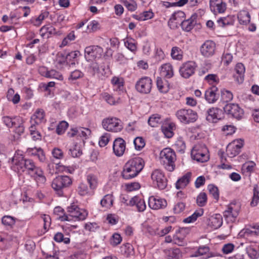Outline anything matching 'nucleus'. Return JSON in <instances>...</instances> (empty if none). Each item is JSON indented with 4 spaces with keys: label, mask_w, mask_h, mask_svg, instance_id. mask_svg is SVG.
<instances>
[{
    "label": "nucleus",
    "mask_w": 259,
    "mask_h": 259,
    "mask_svg": "<svg viewBox=\"0 0 259 259\" xmlns=\"http://www.w3.org/2000/svg\"><path fill=\"white\" fill-rule=\"evenodd\" d=\"M12 168L18 174L26 172L38 185L44 184L46 181L42 169L36 166L32 159H25L20 151H16L12 159Z\"/></svg>",
    "instance_id": "f257e3e1"
},
{
    "label": "nucleus",
    "mask_w": 259,
    "mask_h": 259,
    "mask_svg": "<svg viewBox=\"0 0 259 259\" xmlns=\"http://www.w3.org/2000/svg\"><path fill=\"white\" fill-rule=\"evenodd\" d=\"M144 162L140 157H135L128 160L124 165L122 172L123 179L128 180L135 178L143 169Z\"/></svg>",
    "instance_id": "f03ea898"
},
{
    "label": "nucleus",
    "mask_w": 259,
    "mask_h": 259,
    "mask_svg": "<svg viewBox=\"0 0 259 259\" xmlns=\"http://www.w3.org/2000/svg\"><path fill=\"white\" fill-rule=\"evenodd\" d=\"M67 209L68 214L60 215L59 217V219L62 221H71L72 219L70 218H74L75 221H83L88 216V212L85 210L80 209L74 203L69 206Z\"/></svg>",
    "instance_id": "7ed1b4c3"
},
{
    "label": "nucleus",
    "mask_w": 259,
    "mask_h": 259,
    "mask_svg": "<svg viewBox=\"0 0 259 259\" xmlns=\"http://www.w3.org/2000/svg\"><path fill=\"white\" fill-rule=\"evenodd\" d=\"M160 158L164 167L169 171L175 168L176 155L175 151L170 148L163 149L160 153Z\"/></svg>",
    "instance_id": "20e7f679"
},
{
    "label": "nucleus",
    "mask_w": 259,
    "mask_h": 259,
    "mask_svg": "<svg viewBox=\"0 0 259 259\" xmlns=\"http://www.w3.org/2000/svg\"><path fill=\"white\" fill-rule=\"evenodd\" d=\"M72 184V180L67 176H59L52 181V187L59 196L63 195L64 189Z\"/></svg>",
    "instance_id": "39448f33"
},
{
    "label": "nucleus",
    "mask_w": 259,
    "mask_h": 259,
    "mask_svg": "<svg viewBox=\"0 0 259 259\" xmlns=\"http://www.w3.org/2000/svg\"><path fill=\"white\" fill-rule=\"evenodd\" d=\"M191 156L193 159L200 162H204L209 159L208 150L205 145L197 144L191 150Z\"/></svg>",
    "instance_id": "423d86ee"
},
{
    "label": "nucleus",
    "mask_w": 259,
    "mask_h": 259,
    "mask_svg": "<svg viewBox=\"0 0 259 259\" xmlns=\"http://www.w3.org/2000/svg\"><path fill=\"white\" fill-rule=\"evenodd\" d=\"M176 115L181 122L185 124L194 122L197 119L196 112L190 109H180L177 111Z\"/></svg>",
    "instance_id": "0eeeda50"
},
{
    "label": "nucleus",
    "mask_w": 259,
    "mask_h": 259,
    "mask_svg": "<svg viewBox=\"0 0 259 259\" xmlns=\"http://www.w3.org/2000/svg\"><path fill=\"white\" fill-rule=\"evenodd\" d=\"M102 126L105 130L112 132H119L123 128L121 121L115 117L104 119L102 121Z\"/></svg>",
    "instance_id": "6e6552de"
},
{
    "label": "nucleus",
    "mask_w": 259,
    "mask_h": 259,
    "mask_svg": "<svg viewBox=\"0 0 259 259\" xmlns=\"http://www.w3.org/2000/svg\"><path fill=\"white\" fill-rule=\"evenodd\" d=\"M240 206L239 203L231 202L224 211V217L227 223H233L239 214Z\"/></svg>",
    "instance_id": "1a4fd4ad"
},
{
    "label": "nucleus",
    "mask_w": 259,
    "mask_h": 259,
    "mask_svg": "<svg viewBox=\"0 0 259 259\" xmlns=\"http://www.w3.org/2000/svg\"><path fill=\"white\" fill-rule=\"evenodd\" d=\"M103 53V49L98 46H89L84 50V57L88 62L97 61L101 58Z\"/></svg>",
    "instance_id": "9d476101"
},
{
    "label": "nucleus",
    "mask_w": 259,
    "mask_h": 259,
    "mask_svg": "<svg viewBox=\"0 0 259 259\" xmlns=\"http://www.w3.org/2000/svg\"><path fill=\"white\" fill-rule=\"evenodd\" d=\"M153 184L160 190L164 189L167 186V179L163 172L160 169H156L151 175Z\"/></svg>",
    "instance_id": "9b49d317"
},
{
    "label": "nucleus",
    "mask_w": 259,
    "mask_h": 259,
    "mask_svg": "<svg viewBox=\"0 0 259 259\" xmlns=\"http://www.w3.org/2000/svg\"><path fill=\"white\" fill-rule=\"evenodd\" d=\"M196 67L197 64L195 62L187 61L180 66L179 72L182 77L189 78L195 73Z\"/></svg>",
    "instance_id": "f8f14e48"
},
{
    "label": "nucleus",
    "mask_w": 259,
    "mask_h": 259,
    "mask_svg": "<svg viewBox=\"0 0 259 259\" xmlns=\"http://www.w3.org/2000/svg\"><path fill=\"white\" fill-rule=\"evenodd\" d=\"M152 87V81L148 77L140 78L136 83L135 88L138 92L142 94H149Z\"/></svg>",
    "instance_id": "ddd939ff"
},
{
    "label": "nucleus",
    "mask_w": 259,
    "mask_h": 259,
    "mask_svg": "<svg viewBox=\"0 0 259 259\" xmlns=\"http://www.w3.org/2000/svg\"><path fill=\"white\" fill-rule=\"evenodd\" d=\"M224 110L227 114L237 119H240L243 115V109L237 104H227L224 107Z\"/></svg>",
    "instance_id": "4468645a"
},
{
    "label": "nucleus",
    "mask_w": 259,
    "mask_h": 259,
    "mask_svg": "<svg viewBox=\"0 0 259 259\" xmlns=\"http://www.w3.org/2000/svg\"><path fill=\"white\" fill-rule=\"evenodd\" d=\"M243 146V141L239 139L233 141L228 144L226 148L227 155L230 157H234L238 155Z\"/></svg>",
    "instance_id": "2eb2a0df"
},
{
    "label": "nucleus",
    "mask_w": 259,
    "mask_h": 259,
    "mask_svg": "<svg viewBox=\"0 0 259 259\" xmlns=\"http://www.w3.org/2000/svg\"><path fill=\"white\" fill-rule=\"evenodd\" d=\"M185 14L181 11L175 12L171 16L168 22V25L171 29L178 27V25H181L183 19Z\"/></svg>",
    "instance_id": "dca6fc26"
},
{
    "label": "nucleus",
    "mask_w": 259,
    "mask_h": 259,
    "mask_svg": "<svg viewBox=\"0 0 259 259\" xmlns=\"http://www.w3.org/2000/svg\"><path fill=\"white\" fill-rule=\"evenodd\" d=\"M206 113V120L211 122H217L222 118L223 114L222 110L218 107L209 108Z\"/></svg>",
    "instance_id": "f3484780"
},
{
    "label": "nucleus",
    "mask_w": 259,
    "mask_h": 259,
    "mask_svg": "<svg viewBox=\"0 0 259 259\" xmlns=\"http://www.w3.org/2000/svg\"><path fill=\"white\" fill-rule=\"evenodd\" d=\"M215 44L211 40L206 41L201 47L200 52L204 57H208L212 56L215 51Z\"/></svg>",
    "instance_id": "a211bd4d"
},
{
    "label": "nucleus",
    "mask_w": 259,
    "mask_h": 259,
    "mask_svg": "<svg viewBox=\"0 0 259 259\" xmlns=\"http://www.w3.org/2000/svg\"><path fill=\"white\" fill-rule=\"evenodd\" d=\"M148 204L151 208L156 210L165 208L167 205V202L164 199L152 196L149 198Z\"/></svg>",
    "instance_id": "6ab92c4d"
},
{
    "label": "nucleus",
    "mask_w": 259,
    "mask_h": 259,
    "mask_svg": "<svg viewBox=\"0 0 259 259\" xmlns=\"http://www.w3.org/2000/svg\"><path fill=\"white\" fill-rule=\"evenodd\" d=\"M125 149V142L124 140L121 138H116L113 144V150L114 154L117 156H122Z\"/></svg>",
    "instance_id": "aec40b11"
},
{
    "label": "nucleus",
    "mask_w": 259,
    "mask_h": 259,
    "mask_svg": "<svg viewBox=\"0 0 259 259\" xmlns=\"http://www.w3.org/2000/svg\"><path fill=\"white\" fill-rule=\"evenodd\" d=\"M210 9L214 13H224L226 9V5L222 0H210Z\"/></svg>",
    "instance_id": "412c9836"
},
{
    "label": "nucleus",
    "mask_w": 259,
    "mask_h": 259,
    "mask_svg": "<svg viewBox=\"0 0 259 259\" xmlns=\"http://www.w3.org/2000/svg\"><path fill=\"white\" fill-rule=\"evenodd\" d=\"M218 89L213 85L207 89L205 93V99L209 103H214L215 102L219 97Z\"/></svg>",
    "instance_id": "4be33fe9"
},
{
    "label": "nucleus",
    "mask_w": 259,
    "mask_h": 259,
    "mask_svg": "<svg viewBox=\"0 0 259 259\" xmlns=\"http://www.w3.org/2000/svg\"><path fill=\"white\" fill-rule=\"evenodd\" d=\"M130 206L136 205L137 210L139 212H142L146 209V205L145 201L140 198L138 196H135L131 198L130 200Z\"/></svg>",
    "instance_id": "5701e85b"
},
{
    "label": "nucleus",
    "mask_w": 259,
    "mask_h": 259,
    "mask_svg": "<svg viewBox=\"0 0 259 259\" xmlns=\"http://www.w3.org/2000/svg\"><path fill=\"white\" fill-rule=\"evenodd\" d=\"M235 70L236 74L234 75L236 81L239 83H241L244 80L245 73V67L242 63H237L235 66Z\"/></svg>",
    "instance_id": "b1692460"
},
{
    "label": "nucleus",
    "mask_w": 259,
    "mask_h": 259,
    "mask_svg": "<svg viewBox=\"0 0 259 259\" xmlns=\"http://www.w3.org/2000/svg\"><path fill=\"white\" fill-rule=\"evenodd\" d=\"M3 122L9 128H11L16 125L20 124L22 122V117L20 116H15L13 118L9 116H4L3 117Z\"/></svg>",
    "instance_id": "393cba45"
},
{
    "label": "nucleus",
    "mask_w": 259,
    "mask_h": 259,
    "mask_svg": "<svg viewBox=\"0 0 259 259\" xmlns=\"http://www.w3.org/2000/svg\"><path fill=\"white\" fill-rule=\"evenodd\" d=\"M175 128L176 124L174 122L165 123L161 126L162 132L167 138H171L174 136Z\"/></svg>",
    "instance_id": "a878e982"
},
{
    "label": "nucleus",
    "mask_w": 259,
    "mask_h": 259,
    "mask_svg": "<svg viewBox=\"0 0 259 259\" xmlns=\"http://www.w3.org/2000/svg\"><path fill=\"white\" fill-rule=\"evenodd\" d=\"M191 175V172H188L180 178L176 183V188L180 189L185 188L190 182Z\"/></svg>",
    "instance_id": "bb28decb"
},
{
    "label": "nucleus",
    "mask_w": 259,
    "mask_h": 259,
    "mask_svg": "<svg viewBox=\"0 0 259 259\" xmlns=\"http://www.w3.org/2000/svg\"><path fill=\"white\" fill-rule=\"evenodd\" d=\"M196 18V16H192L191 18L187 20H183L181 23V27L183 30L186 31H190L194 26L196 24L195 19Z\"/></svg>",
    "instance_id": "cd10ccee"
},
{
    "label": "nucleus",
    "mask_w": 259,
    "mask_h": 259,
    "mask_svg": "<svg viewBox=\"0 0 259 259\" xmlns=\"http://www.w3.org/2000/svg\"><path fill=\"white\" fill-rule=\"evenodd\" d=\"M161 74L166 78H170L174 75L172 66L169 63L165 64L161 66Z\"/></svg>",
    "instance_id": "c85d7f7f"
},
{
    "label": "nucleus",
    "mask_w": 259,
    "mask_h": 259,
    "mask_svg": "<svg viewBox=\"0 0 259 259\" xmlns=\"http://www.w3.org/2000/svg\"><path fill=\"white\" fill-rule=\"evenodd\" d=\"M210 225L214 229L219 228L223 224V219L219 214H215L212 216L210 219Z\"/></svg>",
    "instance_id": "c756f323"
},
{
    "label": "nucleus",
    "mask_w": 259,
    "mask_h": 259,
    "mask_svg": "<svg viewBox=\"0 0 259 259\" xmlns=\"http://www.w3.org/2000/svg\"><path fill=\"white\" fill-rule=\"evenodd\" d=\"M238 19L240 24L246 25L250 21V16L248 12L245 10H242L238 14Z\"/></svg>",
    "instance_id": "7c9ffc66"
},
{
    "label": "nucleus",
    "mask_w": 259,
    "mask_h": 259,
    "mask_svg": "<svg viewBox=\"0 0 259 259\" xmlns=\"http://www.w3.org/2000/svg\"><path fill=\"white\" fill-rule=\"evenodd\" d=\"M45 112L42 109H38L31 116L30 121L36 123L37 125L40 124L44 119Z\"/></svg>",
    "instance_id": "2f4dec72"
},
{
    "label": "nucleus",
    "mask_w": 259,
    "mask_h": 259,
    "mask_svg": "<svg viewBox=\"0 0 259 259\" xmlns=\"http://www.w3.org/2000/svg\"><path fill=\"white\" fill-rule=\"evenodd\" d=\"M17 219L10 215H5L2 218V223L5 227L12 228L16 223Z\"/></svg>",
    "instance_id": "473e14b6"
},
{
    "label": "nucleus",
    "mask_w": 259,
    "mask_h": 259,
    "mask_svg": "<svg viewBox=\"0 0 259 259\" xmlns=\"http://www.w3.org/2000/svg\"><path fill=\"white\" fill-rule=\"evenodd\" d=\"M111 82L114 86V90L122 91L123 89L124 81L122 78L114 76L111 79Z\"/></svg>",
    "instance_id": "72a5a7b5"
},
{
    "label": "nucleus",
    "mask_w": 259,
    "mask_h": 259,
    "mask_svg": "<svg viewBox=\"0 0 259 259\" xmlns=\"http://www.w3.org/2000/svg\"><path fill=\"white\" fill-rule=\"evenodd\" d=\"M217 23L219 26L221 27H225L226 26L232 25L233 24V20L230 16H228L225 17H221L219 18Z\"/></svg>",
    "instance_id": "f704fd0d"
},
{
    "label": "nucleus",
    "mask_w": 259,
    "mask_h": 259,
    "mask_svg": "<svg viewBox=\"0 0 259 259\" xmlns=\"http://www.w3.org/2000/svg\"><path fill=\"white\" fill-rule=\"evenodd\" d=\"M170 55L173 59L181 60L183 59V52L180 48L174 47L171 49Z\"/></svg>",
    "instance_id": "c9c22d12"
},
{
    "label": "nucleus",
    "mask_w": 259,
    "mask_h": 259,
    "mask_svg": "<svg viewBox=\"0 0 259 259\" xmlns=\"http://www.w3.org/2000/svg\"><path fill=\"white\" fill-rule=\"evenodd\" d=\"M113 199L112 195L111 194L106 195L101 200L100 203L102 207L106 208H109L113 204Z\"/></svg>",
    "instance_id": "e433bc0d"
},
{
    "label": "nucleus",
    "mask_w": 259,
    "mask_h": 259,
    "mask_svg": "<svg viewBox=\"0 0 259 259\" xmlns=\"http://www.w3.org/2000/svg\"><path fill=\"white\" fill-rule=\"evenodd\" d=\"M88 71L92 75L99 73L100 67L97 61H91L88 67Z\"/></svg>",
    "instance_id": "4c0bfd02"
},
{
    "label": "nucleus",
    "mask_w": 259,
    "mask_h": 259,
    "mask_svg": "<svg viewBox=\"0 0 259 259\" xmlns=\"http://www.w3.org/2000/svg\"><path fill=\"white\" fill-rule=\"evenodd\" d=\"M154 16V14L151 11H145L138 15H134V18L139 21H145L151 19Z\"/></svg>",
    "instance_id": "58836bf2"
},
{
    "label": "nucleus",
    "mask_w": 259,
    "mask_h": 259,
    "mask_svg": "<svg viewBox=\"0 0 259 259\" xmlns=\"http://www.w3.org/2000/svg\"><path fill=\"white\" fill-rule=\"evenodd\" d=\"M148 124L152 127H156L161 123V116L159 114H153L148 119Z\"/></svg>",
    "instance_id": "ea45409f"
},
{
    "label": "nucleus",
    "mask_w": 259,
    "mask_h": 259,
    "mask_svg": "<svg viewBox=\"0 0 259 259\" xmlns=\"http://www.w3.org/2000/svg\"><path fill=\"white\" fill-rule=\"evenodd\" d=\"M123 254L126 257L133 256L134 254V249L132 245L127 243L122 247L121 249Z\"/></svg>",
    "instance_id": "a19ab883"
},
{
    "label": "nucleus",
    "mask_w": 259,
    "mask_h": 259,
    "mask_svg": "<svg viewBox=\"0 0 259 259\" xmlns=\"http://www.w3.org/2000/svg\"><path fill=\"white\" fill-rule=\"evenodd\" d=\"M203 213V210L202 209H200L199 210L196 211L193 214H192L191 216L186 218L184 220V222L186 223H191L195 221L197 219L201 216Z\"/></svg>",
    "instance_id": "79ce46f5"
},
{
    "label": "nucleus",
    "mask_w": 259,
    "mask_h": 259,
    "mask_svg": "<svg viewBox=\"0 0 259 259\" xmlns=\"http://www.w3.org/2000/svg\"><path fill=\"white\" fill-rule=\"evenodd\" d=\"M157 87L158 90L162 93L168 92L169 88L166 83H164L161 78L158 77L156 80Z\"/></svg>",
    "instance_id": "37998d69"
},
{
    "label": "nucleus",
    "mask_w": 259,
    "mask_h": 259,
    "mask_svg": "<svg viewBox=\"0 0 259 259\" xmlns=\"http://www.w3.org/2000/svg\"><path fill=\"white\" fill-rule=\"evenodd\" d=\"M221 98L224 102H228L232 100L233 95L230 91L223 89L221 91Z\"/></svg>",
    "instance_id": "c03bdc74"
},
{
    "label": "nucleus",
    "mask_w": 259,
    "mask_h": 259,
    "mask_svg": "<svg viewBox=\"0 0 259 259\" xmlns=\"http://www.w3.org/2000/svg\"><path fill=\"white\" fill-rule=\"evenodd\" d=\"M49 13L48 11L42 12L37 18L32 20V23L35 26H39L42 21L49 16Z\"/></svg>",
    "instance_id": "a18cd8bd"
},
{
    "label": "nucleus",
    "mask_w": 259,
    "mask_h": 259,
    "mask_svg": "<svg viewBox=\"0 0 259 259\" xmlns=\"http://www.w3.org/2000/svg\"><path fill=\"white\" fill-rule=\"evenodd\" d=\"M182 257V254L179 248H174L169 251L168 259H180Z\"/></svg>",
    "instance_id": "49530a36"
},
{
    "label": "nucleus",
    "mask_w": 259,
    "mask_h": 259,
    "mask_svg": "<svg viewBox=\"0 0 259 259\" xmlns=\"http://www.w3.org/2000/svg\"><path fill=\"white\" fill-rule=\"evenodd\" d=\"M241 235L244 237H249L250 236H256L259 235V231L253 230L252 229L246 228L243 229L240 233Z\"/></svg>",
    "instance_id": "de8ad7c7"
},
{
    "label": "nucleus",
    "mask_w": 259,
    "mask_h": 259,
    "mask_svg": "<svg viewBox=\"0 0 259 259\" xmlns=\"http://www.w3.org/2000/svg\"><path fill=\"white\" fill-rule=\"evenodd\" d=\"M207 195L204 192H201L197 196L196 203L199 206H204L207 202Z\"/></svg>",
    "instance_id": "09e8293b"
},
{
    "label": "nucleus",
    "mask_w": 259,
    "mask_h": 259,
    "mask_svg": "<svg viewBox=\"0 0 259 259\" xmlns=\"http://www.w3.org/2000/svg\"><path fill=\"white\" fill-rule=\"evenodd\" d=\"M174 146L176 150L181 153H184L186 149L185 143L182 139H178Z\"/></svg>",
    "instance_id": "8fccbe9b"
},
{
    "label": "nucleus",
    "mask_w": 259,
    "mask_h": 259,
    "mask_svg": "<svg viewBox=\"0 0 259 259\" xmlns=\"http://www.w3.org/2000/svg\"><path fill=\"white\" fill-rule=\"evenodd\" d=\"M87 181L91 189H94L97 186L98 179L96 176L93 175H88L87 176Z\"/></svg>",
    "instance_id": "3c124183"
},
{
    "label": "nucleus",
    "mask_w": 259,
    "mask_h": 259,
    "mask_svg": "<svg viewBox=\"0 0 259 259\" xmlns=\"http://www.w3.org/2000/svg\"><path fill=\"white\" fill-rule=\"evenodd\" d=\"M134 144L136 149L138 150H141L145 146L144 140L142 137H137L134 141Z\"/></svg>",
    "instance_id": "603ef678"
},
{
    "label": "nucleus",
    "mask_w": 259,
    "mask_h": 259,
    "mask_svg": "<svg viewBox=\"0 0 259 259\" xmlns=\"http://www.w3.org/2000/svg\"><path fill=\"white\" fill-rule=\"evenodd\" d=\"M124 6L130 11H134L137 8V4L134 0H122Z\"/></svg>",
    "instance_id": "864d4df0"
},
{
    "label": "nucleus",
    "mask_w": 259,
    "mask_h": 259,
    "mask_svg": "<svg viewBox=\"0 0 259 259\" xmlns=\"http://www.w3.org/2000/svg\"><path fill=\"white\" fill-rule=\"evenodd\" d=\"M125 46L132 52H135L137 47L135 40L133 39H128L124 42Z\"/></svg>",
    "instance_id": "5fc2aeb1"
},
{
    "label": "nucleus",
    "mask_w": 259,
    "mask_h": 259,
    "mask_svg": "<svg viewBox=\"0 0 259 259\" xmlns=\"http://www.w3.org/2000/svg\"><path fill=\"white\" fill-rule=\"evenodd\" d=\"M208 189L210 194L212 195L213 197L217 200H218L219 198V193L218 187L213 185H209L208 186Z\"/></svg>",
    "instance_id": "6e6d98bb"
},
{
    "label": "nucleus",
    "mask_w": 259,
    "mask_h": 259,
    "mask_svg": "<svg viewBox=\"0 0 259 259\" xmlns=\"http://www.w3.org/2000/svg\"><path fill=\"white\" fill-rule=\"evenodd\" d=\"M110 137V134L105 133L100 138L99 141V144L100 147L105 146L109 142Z\"/></svg>",
    "instance_id": "4d7b16f0"
},
{
    "label": "nucleus",
    "mask_w": 259,
    "mask_h": 259,
    "mask_svg": "<svg viewBox=\"0 0 259 259\" xmlns=\"http://www.w3.org/2000/svg\"><path fill=\"white\" fill-rule=\"evenodd\" d=\"M47 78H55L58 80H62L63 76L59 72L55 70H49L48 75Z\"/></svg>",
    "instance_id": "13d9d810"
},
{
    "label": "nucleus",
    "mask_w": 259,
    "mask_h": 259,
    "mask_svg": "<svg viewBox=\"0 0 259 259\" xmlns=\"http://www.w3.org/2000/svg\"><path fill=\"white\" fill-rule=\"evenodd\" d=\"M122 241L121 236L117 233L114 234L110 239V244L112 246H116L120 243Z\"/></svg>",
    "instance_id": "bf43d9fd"
},
{
    "label": "nucleus",
    "mask_w": 259,
    "mask_h": 259,
    "mask_svg": "<svg viewBox=\"0 0 259 259\" xmlns=\"http://www.w3.org/2000/svg\"><path fill=\"white\" fill-rule=\"evenodd\" d=\"M102 98L110 105H114L115 103V99L113 96L107 93H104L101 94Z\"/></svg>",
    "instance_id": "052dcab7"
},
{
    "label": "nucleus",
    "mask_w": 259,
    "mask_h": 259,
    "mask_svg": "<svg viewBox=\"0 0 259 259\" xmlns=\"http://www.w3.org/2000/svg\"><path fill=\"white\" fill-rule=\"evenodd\" d=\"M185 206V204L184 203L182 202H179L174 206L173 211L176 214L180 213L184 210Z\"/></svg>",
    "instance_id": "680f3d73"
},
{
    "label": "nucleus",
    "mask_w": 259,
    "mask_h": 259,
    "mask_svg": "<svg viewBox=\"0 0 259 259\" xmlns=\"http://www.w3.org/2000/svg\"><path fill=\"white\" fill-rule=\"evenodd\" d=\"M68 126V124L67 122L65 121L60 122L56 128L57 133L59 135L63 134L67 128Z\"/></svg>",
    "instance_id": "e2e57ef3"
},
{
    "label": "nucleus",
    "mask_w": 259,
    "mask_h": 259,
    "mask_svg": "<svg viewBox=\"0 0 259 259\" xmlns=\"http://www.w3.org/2000/svg\"><path fill=\"white\" fill-rule=\"evenodd\" d=\"M69 152V154L73 157H78L82 154L81 150L77 145H75V146L72 149H70Z\"/></svg>",
    "instance_id": "0e129e2a"
},
{
    "label": "nucleus",
    "mask_w": 259,
    "mask_h": 259,
    "mask_svg": "<svg viewBox=\"0 0 259 259\" xmlns=\"http://www.w3.org/2000/svg\"><path fill=\"white\" fill-rule=\"evenodd\" d=\"M88 187L86 184L80 183L78 187V194L81 196H84L88 193Z\"/></svg>",
    "instance_id": "69168bd1"
},
{
    "label": "nucleus",
    "mask_w": 259,
    "mask_h": 259,
    "mask_svg": "<svg viewBox=\"0 0 259 259\" xmlns=\"http://www.w3.org/2000/svg\"><path fill=\"white\" fill-rule=\"evenodd\" d=\"M89 32H94L99 29V23L96 20L92 21L87 26Z\"/></svg>",
    "instance_id": "338daca9"
},
{
    "label": "nucleus",
    "mask_w": 259,
    "mask_h": 259,
    "mask_svg": "<svg viewBox=\"0 0 259 259\" xmlns=\"http://www.w3.org/2000/svg\"><path fill=\"white\" fill-rule=\"evenodd\" d=\"M205 79L209 83H218L219 79L215 74H209L205 77Z\"/></svg>",
    "instance_id": "774afa93"
}]
</instances>
